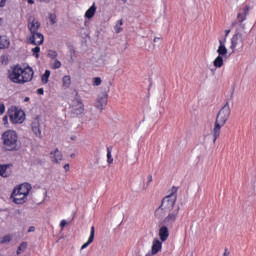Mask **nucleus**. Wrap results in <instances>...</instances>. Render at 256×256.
Masks as SVG:
<instances>
[{
  "mask_svg": "<svg viewBox=\"0 0 256 256\" xmlns=\"http://www.w3.org/2000/svg\"><path fill=\"white\" fill-rule=\"evenodd\" d=\"M33 75V68H22L21 66L16 65L12 68V71L9 73V79L10 81H12V83L23 85L25 83H29V81H33Z\"/></svg>",
  "mask_w": 256,
  "mask_h": 256,
  "instance_id": "f257e3e1",
  "label": "nucleus"
},
{
  "mask_svg": "<svg viewBox=\"0 0 256 256\" xmlns=\"http://www.w3.org/2000/svg\"><path fill=\"white\" fill-rule=\"evenodd\" d=\"M28 30L30 31V36L27 37L28 43L30 45H43L45 37L39 32L41 29V23L34 16L28 18L27 24Z\"/></svg>",
  "mask_w": 256,
  "mask_h": 256,
  "instance_id": "f03ea898",
  "label": "nucleus"
},
{
  "mask_svg": "<svg viewBox=\"0 0 256 256\" xmlns=\"http://www.w3.org/2000/svg\"><path fill=\"white\" fill-rule=\"evenodd\" d=\"M229 117H231V108L229 107V103L227 102L217 114L215 125L213 128V143H215L219 135H221V127H223L225 123H227Z\"/></svg>",
  "mask_w": 256,
  "mask_h": 256,
  "instance_id": "7ed1b4c3",
  "label": "nucleus"
},
{
  "mask_svg": "<svg viewBox=\"0 0 256 256\" xmlns=\"http://www.w3.org/2000/svg\"><path fill=\"white\" fill-rule=\"evenodd\" d=\"M1 141L6 151H17L19 147V135L14 130H6L2 133Z\"/></svg>",
  "mask_w": 256,
  "mask_h": 256,
  "instance_id": "20e7f679",
  "label": "nucleus"
},
{
  "mask_svg": "<svg viewBox=\"0 0 256 256\" xmlns=\"http://www.w3.org/2000/svg\"><path fill=\"white\" fill-rule=\"evenodd\" d=\"M177 191H179V188L175 186L168 191L167 195L162 199L161 202V207H163V209L171 211V209L175 207V203H177Z\"/></svg>",
  "mask_w": 256,
  "mask_h": 256,
  "instance_id": "39448f33",
  "label": "nucleus"
},
{
  "mask_svg": "<svg viewBox=\"0 0 256 256\" xmlns=\"http://www.w3.org/2000/svg\"><path fill=\"white\" fill-rule=\"evenodd\" d=\"M8 115L10 117L11 123H14V125L21 124L25 121V112L19 110L15 106H12L8 109Z\"/></svg>",
  "mask_w": 256,
  "mask_h": 256,
  "instance_id": "423d86ee",
  "label": "nucleus"
},
{
  "mask_svg": "<svg viewBox=\"0 0 256 256\" xmlns=\"http://www.w3.org/2000/svg\"><path fill=\"white\" fill-rule=\"evenodd\" d=\"M70 109L74 117L83 115V112L85 111V105H83V100H81V97H79L78 93H76V96L72 100Z\"/></svg>",
  "mask_w": 256,
  "mask_h": 256,
  "instance_id": "0eeeda50",
  "label": "nucleus"
},
{
  "mask_svg": "<svg viewBox=\"0 0 256 256\" xmlns=\"http://www.w3.org/2000/svg\"><path fill=\"white\" fill-rule=\"evenodd\" d=\"M237 48L243 49V34H241V32H236L231 38L230 49L232 53H235Z\"/></svg>",
  "mask_w": 256,
  "mask_h": 256,
  "instance_id": "6e6552de",
  "label": "nucleus"
},
{
  "mask_svg": "<svg viewBox=\"0 0 256 256\" xmlns=\"http://www.w3.org/2000/svg\"><path fill=\"white\" fill-rule=\"evenodd\" d=\"M108 99L109 95L107 94V91H104L101 94H99L95 103L96 109H98V111H104L105 107H107Z\"/></svg>",
  "mask_w": 256,
  "mask_h": 256,
  "instance_id": "1a4fd4ad",
  "label": "nucleus"
},
{
  "mask_svg": "<svg viewBox=\"0 0 256 256\" xmlns=\"http://www.w3.org/2000/svg\"><path fill=\"white\" fill-rule=\"evenodd\" d=\"M14 195H22L24 197H27L29 195V192L31 191V186L29 183L21 184L18 188H15Z\"/></svg>",
  "mask_w": 256,
  "mask_h": 256,
  "instance_id": "9d476101",
  "label": "nucleus"
},
{
  "mask_svg": "<svg viewBox=\"0 0 256 256\" xmlns=\"http://www.w3.org/2000/svg\"><path fill=\"white\" fill-rule=\"evenodd\" d=\"M31 129H32V132L34 133V135L36 137H39V139H41V137H42V134H41V120H39V119L32 120Z\"/></svg>",
  "mask_w": 256,
  "mask_h": 256,
  "instance_id": "9b49d317",
  "label": "nucleus"
},
{
  "mask_svg": "<svg viewBox=\"0 0 256 256\" xmlns=\"http://www.w3.org/2000/svg\"><path fill=\"white\" fill-rule=\"evenodd\" d=\"M179 215V207L174 210L172 213H169L168 216L164 219V225H173L177 221V216Z\"/></svg>",
  "mask_w": 256,
  "mask_h": 256,
  "instance_id": "f8f14e48",
  "label": "nucleus"
},
{
  "mask_svg": "<svg viewBox=\"0 0 256 256\" xmlns=\"http://www.w3.org/2000/svg\"><path fill=\"white\" fill-rule=\"evenodd\" d=\"M11 199L13 203H16V205H23L27 201V196H23L21 194H15V191L11 194Z\"/></svg>",
  "mask_w": 256,
  "mask_h": 256,
  "instance_id": "ddd939ff",
  "label": "nucleus"
},
{
  "mask_svg": "<svg viewBox=\"0 0 256 256\" xmlns=\"http://www.w3.org/2000/svg\"><path fill=\"white\" fill-rule=\"evenodd\" d=\"M11 167H13V164H0V177H4L5 179L11 177V172L7 171Z\"/></svg>",
  "mask_w": 256,
  "mask_h": 256,
  "instance_id": "4468645a",
  "label": "nucleus"
},
{
  "mask_svg": "<svg viewBox=\"0 0 256 256\" xmlns=\"http://www.w3.org/2000/svg\"><path fill=\"white\" fill-rule=\"evenodd\" d=\"M250 9L251 8L249 6H245L241 9V12H239L237 15L238 22L243 23V21L247 19Z\"/></svg>",
  "mask_w": 256,
  "mask_h": 256,
  "instance_id": "2eb2a0df",
  "label": "nucleus"
},
{
  "mask_svg": "<svg viewBox=\"0 0 256 256\" xmlns=\"http://www.w3.org/2000/svg\"><path fill=\"white\" fill-rule=\"evenodd\" d=\"M50 155L52 157L51 161H53V163H61V161H63V153L57 148L54 152H51Z\"/></svg>",
  "mask_w": 256,
  "mask_h": 256,
  "instance_id": "dca6fc26",
  "label": "nucleus"
},
{
  "mask_svg": "<svg viewBox=\"0 0 256 256\" xmlns=\"http://www.w3.org/2000/svg\"><path fill=\"white\" fill-rule=\"evenodd\" d=\"M225 43H227V39L219 40L217 53L220 57H225V55H227V47L225 46Z\"/></svg>",
  "mask_w": 256,
  "mask_h": 256,
  "instance_id": "f3484780",
  "label": "nucleus"
},
{
  "mask_svg": "<svg viewBox=\"0 0 256 256\" xmlns=\"http://www.w3.org/2000/svg\"><path fill=\"white\" fill-rule=\"evenodd\" d=\"M95 13H97V6L95 3H93L91 7L86 11L84 17L86 19H93V17H95Z\"/></svg>",
  "mask_w": 256,
  "mask_h": 256,
  "instance_id": "a211bd4d",
  "label": "nucleus"
},
{
  "mask_svg": "<svg viewBox=\"0 0 256 256\" xmlns=\"http://www.w3.org/2000/svg\"><path fill=\"white\" fill-rule=\"evenodd\" d=\"M93 241H95V226L91 227L90 236L88 238V241L81 246V249H87V246L90 243H93Z\"/></svg>",
  "mask_w": 256,
  "mask_h": 256,
  "instance_id": "6ab92c4d",
  "label": "nucleus"
},
{
  "mask_svg": "<svg viewBox=\"0 0 256 256\" xmlns=\"http://www.w3.org/2000/svg\"><path fill=\"white\" fill-rule=\"evenodd\" d=\"M158 251H161V241H159V239H154L151 248V255H157Z\"/></svg>",
  "mask_w": 256,
  "mask_h": 256,
  "instance_id": "aec40b11",
  "label": "nucleus"
},
{
  "mask_svg": "<svg viewBox=\"0 0 256 256\" xmlns=\"http://www.w3.org/2000/svg\"><path fill=\"white\" fill-rule=\"evenodd\" d=\"M10 45L11 42L7 36H0V49H8Z\"/></svg>",
  "mask_w": 256,
  "mask_h": 256,
  "instance_id": "412c9836",
  "label": "nucleus"
},
{
  "mask_svg": "<svg viewBox=\"0 0 256 256\" xmlns=\"http://www.w3.org/2000/svg\"><path fill=\"white\" fill-rule=\"evenodd\" d=\"M169 239V228L167 226L161 227V241H167Z\"/></svg>",
  "mask_w": 256,
  "mask_h": 256,
  "instance_id": "4be33fe9",
  "label": "nucleus"
},
{
  "mask_svg": "<svg viewBox=\"0 0 256 256\" xmlns=\"http://www.w3.org/2000/svg\"><path fill=\"white\" fill-rule=\"evenodd\" d=\"M49 77H51V71L45 70L44 74L41 77L42 83L47 85L49 83Z\"/></svg>",
  "mask_w": 256,
  "mask_h": 256,
  "instance_id": "5701e85b",
  "label": "nucleus"
},
{
  "mask_svg": "<svg viewBox=\"0 0 256 256\" xmlns=\"http://www.w3.org/2000/svg\"><path fill=\"white\" fill-rule=\"evenodd\" d=\"M152 181H153V176L148 175L146 182H144L142 185V191H147V189L149 188V185H151Z\"/></svg>",
  "mask_w": 256,
  "mask_h": 256,
  "instance_id": "b1692460",
  "label": "nucleus"
},
{
  "mask_svg": "<svg viewBox=\"0 0 256 256\" xmlns=\"http://www.w3.org/2000/svg\"><path fill=\"white\" fill-rule=\"evenodd\" d=\"M213 64L217 69H221V66L223 65V56H217Z\"/></svg>",
  "mask_w": 256,
  "mask_h": 256,
  "instance_id": "393cba45",
  "label": "nucleus"
},
{
  "mask_svg": "<svg viewBox=\"0 0 256 256\" xmlns=\"http://www.w3.org/2000/svg\"><path fill=\"white\" fill-rule=\"evenodd\" d=\"M27 242H22L17 249V255H21V253H25V250L27 249Z\"/></svg>",
  "mask_w": 256,
  "mask_h": 256,
  "instance_id": "a878e982",
  "label": "nucleus"
},
{
  "mask_svg": "<svg viewBox=\"0 0 256 256\" xmlns=\"http://www.w3.org/2000/svg\"><path fill=\"white\" fill-rule=\"evenodd\" d=\"M64 87L69 88L71 86V76L66 75L62 79Z\"/></svg>",
  "mask_w": 256,
  "mask_h": 256,
  "instance_id": "bb28decb",
  "label": "nucleus"
},
{
  "mask_svg": "<svg viewBox=\"0 0 256 256\" xmlns=\"http://www.w3.org/2000/svg\"><path fill=\"white\" fill-rule=\"evenodd\" d=\"M122 26H123V20H118L114 27L115 32L121 33V31H123V28H121Z\"/></svg>",
  "mask_w": 256,
  "mask_h": 256,
  "instance_id": "cd10ccee",
  "label": "nucleus"
},
{
  "mask_svg": "<svg viewBox=\"0 0 256 256\" xmlns=\"http://www.w3.org/2000/svg\"><path fill=\"white\" fill-rule=\"evenodd\" d=\"M111 151H113V149L111 147L107 148V163H109L111 165V163H113V156L111 155Z\"/></svg>",
  "mask_w": 256,
  "mask_h": 256,
  "instance_id": "c85d7f7f",
  "label": "nucleus"
},
{
  "mask_svg": "<svg viewBox=\"0 0 256 256\" xmlns=\"http://www.w3.org/2000/svg\"><path fill=\"white\" fill-rule=\"evenodd\" d=\"M49 21L52 25H55V23H57V15L50 13L49 14Z\"/></svg>",
  "mask_w": 256,
  "mask_h": 256,
  "instance_id": "c756f323",
  "label": "nucleus"
},
{
  "mask_svg": "<svg viewBox=\"0 0 256 256\" xmlns=\"http://www.w3.org/2000/svg\"><path fill=\"white\" fill-rule=\"evenodd\" d=\"M41 51V47L36 46L35 48H32V53L36 57V59H39V53Z\"/></svg>",
  "mask_w": 256,
  "mask_h": 256,
  "instance_id": "7c9ffc66",
  "label": "nucleus"
},
{
  "mask_svg": "<svg viewBox=\"0 0 256 256\" xmlns=\"http://www.w3.org/2000/svg\"><path fill=\"white\" fill-rule=\"evenodd\" d=\"M57 51H54V50H49L48 51V54H47V57H49L50 59H57Z\"/></svg>",
  "mask_w": 256,
  "mask_h": 256,
  "instance_id": "2f4dec72",
  "label": "nucleus"
},
{
  "mask_svg": "<svg viewBox=\"0 0 256 256\" xmlns=\"http://www.w3.org/2000/svg\"><path fill=\"white\" fill-rule=\"evenodd\" d=\"M101 82H102L101 77H95V78L93 79L92 85H93L94 87H99V85H101Z\"/></svg>",
  "mask_w": 256,
  "mask_h": 256,
  "instance_id": "473e14b6",
  "label": "nucleus"
},
{
  "mask_svg": "<svg viewBox=\"0 0 256 256\" xmlns=\"http://www.w3.org/2000/svg\"><path fill=\"white\" fill-rule=\"evenodd\" d=\"M11 236L6 235L1 238V243H11Z\"/></svg>",
  "mask_w": 256,
  "mask_h": 256,
  "instance_id": "72a5a7b5",
  "label": "nucleus"
},
{
  "mask_svg": "<svg viewBox=\"0 0 256 256\" xmlns=\"http://www.w3.org/2000/svg\"><path fill=\"white\" fill-rule=\"evenodd\" d=\"M60 67H61V61H59L58 59H54L53 69H60Z\"/></svg>",
  "mask_w": 256,
  "mask_h": 256,
  "instance_id": "f704fd0d",
  "label": "nucleus"
},
{
  "mask_svg": "<svg viewBox=\"0 0 256 256\" xmlns=\"http://www.w3.org/2000/svg\"><path fill=\"white\" fill-rule=\"evenodd\" d=\"M2 123L5 126L9 125V117L8 116H4L3 119H2Z\"/></svg>",
  "mask_w": 256,
  "mask_h": 256,
  "instance_id": "c9c22d12",
  "label": "nucleus"
},
{
  "mask_svg": "<svg viewBox=\"0 0 256 256\" xmlns=\"http://www.w3.org/2000/svg\"><path fill=\"white\" fill-rule=\"evenodd\" d=\"M160 209H161V206H159V207L157 208V210L155 211V217H157L158 219H160V218H161V212H160Z\"/></svg>",
  "mask_w": 256,
  "mask_h": 256,
  "instance_id": "e433bc0d",
  "label": "nucleus"
},
{
  "mask_svg": "<svg viewBox=\"0 0 256 256\" xmlns=\"http://www.w3.org/2000/svg\"><path fill=\"white\" fill-rule=\"evenodd\" d=\"M5 113V104L1 103L0 104V115H3Z\"/></svg>",
  "mask_w": 256,
  "mask_h": 256,
  "instance_id": "4c0bfd02",
  "label": "nucleus"
},
{
  "mask_svg": "<svg viewBox=\"0 0 256 256\" xmlns=\"http://www.w3.org/2000/svg\"><path fill=\"white\" fill-rule=\"evenodd\" d=\"M37 93H38V95H44L45 90H43V88H39V89L37 90Z\"/></svg>",
  "mask_w": 256,
  "mask_h": 256,
  "instance_id": "58836bf2",
  "label": "nucleus"
},
{
  "mask_svg": "<svg viewBox=\"0 0 256 256\" xmlns=\"http://www.w3.org/2000/svg\"><path fill=\"white\" fill-rule=\"evenodd\" d=\"M28 233H35V226L29 227Z\"/></svg>",
  "mask_w": 256,
  "mask_h": 256,
  "instance_id": "ea45409f",
  "label": "nucleus"
},
{
  "mask_svg": "<svg viewBox=\"0 0 256 256\" xmlns=\"http://www.w3.org/2000/svg\"><path fill=\"white\" fill-rule=\"evenodd\" d=\"M231 255V252H229V249H225L224 253H223V256H230Z\"/></svg>",
  "mask_w": 256,
  "mask_h": 256,
  "instance_id": "a19ab883",
  "label": "nucleus"
},
{
  "mask_svg": "<svg viewBox=\"0 0 256 256\" xmlns=\"http://www.w3.org/2000/svg\"><path fill=\"white\" fill-rule=\"evenodd\" d=\"M65 225H67V220H62L61 222H60V227H65Z\"/></svg>",
  "mask_w": 256,
  "mask_h": 256,
  "instance_id": "79ce46f5",
  "label": "nucleus"
},
{
  "mask_svg": "<svg viewBox=\"0 0 256 256\" xmlns=\"http://www.w3.org/2000/svg\"><path fill=\"white\" fill-rule=\"evenodd\" d=\"M5 3H7V0H0V8L4 7Z\"/></svg>",
  "mask_w": 256,
  "mask_h": 256,
  "instance_id": "37998d69",
  "label": "nucleus"
},
{
  "mask_svg": "<svg viewBox=\"0 0 256 256\" xmlns=\"http://www.w3.org/2000/svg\"><path fill=\"white\" fill-rule=\"evenodd\" d=\"M229 33H231V30H225V38L224 39H227V37H229Z\"/></svg>",
  "mask_w": 256,
  "mask_h": 256,
  "instance_id": "c03bdc74",
  "label": "nucleus"
},
{
  "mask_svg": "<svg viewBox=\"0 0 256 256\" xmlns=\"http://www.w3.org/2000/svg\"><path fill=\"white\" fill-rule=\"evenodd\" d=\"M64 169H65V171H69V164H65Z\"/></svg>",
  "mask_w": 256,
  "mask_h": 256,
  "instance_id": "a18cd8bd",
  "label": "nucleus"
},
{
  "mask_svg": "<svg viewBox=\"0 0 256 256\" xmlns=\"http://www.w3.org/2000/svg\"><path fill=\"white\" fill-rule=\"evenodd\" d=\"M42 3H49L51 0H40Z\"/></svg>",
  "mask_w": 256,
  "mask_h": 256,
  "instance_id": "49530a36",
  "label": "nucleus"
},
{
  "mask_svg": "<svg viewBox=\"0 0 256 256\" xmlns=\"http://www.w3.org/2000/svg\"><path fill=\"white\" fill-rule=\"evenodd\" d=\"M28 3H30V5H33V3H35V1H33V0H28Z\"/></svg>",
  "mask_w": 256,
  "mask_h": 256,
  "instance_id": "de8ad7c7",
  "label": "nucleus"
},
{
  "mask_svg": "<svg viewBox=\"0 0 256 256\" xmlns=\"http://www.w3.org/2000/svg\"><path fill=\"white\" fill-rule=\"evenodd\" d=\"M24 101H25V103H27L29 101V97H25Z\"/></svg>",
  "mask_w": 256,
  "mask_h": 256,
  "instance_id": "09e8293b",
  "label": "nucleus"
},
{
  "mask_svg": "<svg viewBox=\"0 0 256 256\" xmlns=\"http://www.w3.org/2000/svg\"><path fill=\"white\" fill-rule=\"evenodd\" d=\"M158 235L161 237V228L158 229Z\"/></svg>",
  "mask_w": 256,
  "mask_h": 256,
  "instance_id": "8fccbe9b",
  "label": "nucleus"
},
{
  "mask_svg": "<svg viewBox=\"0 0 256 256\" xmlns=\"http://www.w3.org/2000/svg\"><path fill=\"white\" fill-rule=\"evenodd\" d=\"M237 25V21L232 22V27H235Z\"/></svg>",
  "mask_w": 256,
  "mask_h": 256,
  "instance_id": "3c124183",
  "label": "nucleus"
},
{
  "mask_svg": "<svg viewBox=\"0 0 256 256\" xmlns=\"http://www.w3.org/2000/svg\"><path fill=\"white\" fill-rule=\"evenodd\" d=\"M3 25V18H0V27Z\"/></svg>",
  "mask_w": 256,
  "mask_h": 256,
  "instance_id": "603ef678",
  "label": "nucleus"
},
{
  "mask_svg": "<svg viewBox=\"0 0 256 256\" xmlns=\"http://www.w3.org/2000/svg\"><path fill=\"white\" fill-rule=\"evenodd\" d=\"M186 256H193V252H189Z\"/></svg>",
  "mask_w": 256,
  "mask_h": 256,
  "instance_id": "864d4df0",
  "label": "nucleus"
},
{
  "mask_svg": "<svg viewBox=\"0 0 256 256\" xmlns=\"http://www.w3.org/2000/svg\"><path fill=\"white\" fill-rule=\"evenodd\" d=\"M157 41H159V38H154V42H157Z\"/></svg>",
  "mask_w": 256,
  "mask_h": 256,
  "instance_id": "5fc2aeb1",
  "label": "nucleus"
},
{
  "mask_svg": "<svg viewBox=\"0 0 256 256\" xmlns=\"http://www.w3.org/2000/svg\"><path fill=\"white\" fill-rule=\"evenodd\" d=\"M123 1V3H127V0H122Z\"/></svg>",
  "mask_w": 256,
  "mask_h": 256,
  "instance_id": "6e6d98bb",
  "label": "nucleus"
},
{
  "mask_svg": "<svg viewBox=\"0 0 256 256\" xmlns=\"http://www.w3.org/2000/svg\"><path fill=\"white\" fill-rule=\"evenodd\" d=\"M150 254H146V256H149Z\"/></svg>",
  "mask_w": 256,
  "mask_h": 256,
  "instance_id": "4d7b16f0",
  "label": "nucleus"
}]
</instances>
